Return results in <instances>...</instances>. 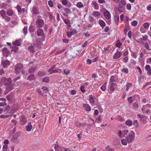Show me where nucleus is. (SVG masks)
I'll use <instances>...</instances> for the list:
<instances>
[{
  "label": "nucleus",
  "instance_id": "35",
  "mask_svg": "<svg viewBox=\"0 0 151 151\" xmlns=\"http://www.w3.org/2000/svg\"><path fill=\"white\" fill-rule=\"evenodd\" d=\"M42 81L45 83H47L49 81V78L48 77H45L42 79Z\"/></svg>",
  "mask_w": 151,
  "mask_h": 151
},
{
  "label": "nucleus",
  "instance_id": "33",
  "mask_svg": "<svg viewBox=\"0 0 151 151\" xmlns=\"http://www.w3.org/2000/svg\"><path fill=\"white\" fill-rule=\"evenodd\" d=\"M21 133L20 132H18L15 133L12 137H14L15 138H17L19 136H20Z\"/></svg>",
  "mask_w": 151,
  "mask_h": 151
},
{
  "label": "nucleus",
  "instance_id": "13",
  "mask_svg": "<svg viewBox=\"0 0 151 151\" xmlns=\"http://www.w3.org/2000/svg\"><path fill=\"white\" fill-rule=\"evenodd\" d=\"M32 128V126L31 125V122H29V123L28 125L26 127V130L27 131H31V129Z\"/></svg>",
  "mask_w": 151,
  "mask_h": 151
},
{
  "label": "nucleus",
  "instance_id": "38",
  "mask_svg": "<svg viewBox=\"0 0 151 151\" xmlns=\"http://www.w3.org/2000/svg\"><path fill=\"white\" fill-rule=\"evenodd\" d=\"M106 83H104L101 87V89L102 91H105L106 90Z\"/></svg>",
  "mask_w": 151,
  "mask_h": 151
},
{
  "label": "nucleus",
  "instance_id": "32",
  "mask_svg": "<svg viewBox=\"0 0 151 151\" xmlns=\"http://www.w3.org/2000/svg\"><path fill=\"white\" fill-rule=\"evenodd\" d=\"M106 149L107 151H114V148H111L109 146L106 147Z\"/></svg>",
  "mask_w": 151,
  "mask_h": 151
},
{
  "label": "nucleus",
  "instance_id": "56",
  "mask_svg": "<svg viewBox=\"0 0 151 151\" xmlns=\"http://www.w3.org/2000/svg\"><path fill=\"white\" fill-rule=\"evenodd\" d=\"M127 8L128 10H130L131 9V5L130 4H127Z\"/></svg>",
  "mask_w": 151,
  "mask_h": 151
},
{
  "label": "nucleus",
  "instance_id": "12",
  "mask_svg": "<svg viewBox=\"0 0 151 151\" xmlns=\"http://www.w3.org/2000/svg\"><path fill=\"white\" fill-rule=\"evenodd\" d=\"M104 16L107 19H109L111 17V15L108 11L105 12L104 14Z\"/></svg>",
  "mask_w": 151,
  "mask_h": 151
},
{
  "label": "nucleus",
  "instance_id": "39",
  "mask_svg": "<svg viewBox=\"0 0 151 151\" xmlns=\"http://www.w3.org/2000/svg\"><path fill=\"white\" fill-rule=\"evenodd\" d=\"M132 85V84H131V83H127L126 86L127 88H126L125 89V90L126 91H127L128 90V89H129V87H131Z\"/></svg>",
  "mask_w": 151,
  "mask_h": 151
},
{
  "label": "nucleus",
  "instance_id": "43",
  "mask_svg": "<svg viewBox=\"0 0 151 151\" xmlns=\"http://www.w3.org/2000/svg\"><path fill=\"white\" fill-rule=\"evenodd\" d=\"M133 108L134 109H137L138 108V104L136 103H134L133 104Z\"/></svg>",
  "mask_w": 151,
  "mask_h": 151
},
{
  "label": "nucleus",
  "instance_id": "41",
  "mask_svg": "<svg viewBox=\"0 0 151 151\" xmlns=\"http://www.w3.org/2000/svg\"><path fill=\"white\" fill-rule=\"evenodd\" d=\"M17 9L19 12L21 13L22 12V9L20 6L18 5L17 7Z\"/></svg>",
  "mask_w": 151,
  "mask_h": 151
},
{
  "label": "nucleus",
  "instance_id": "34",
  "mask_svg": "<svg viewBox=\"0 0 151 151\" xmlns=\"http://www.w3.org/2000/svg\"><path fill=\"white\" fill-rule=\"evenodd\" d=\"M35 30V28L34 26H31L29 28V30L30 32H33Z\"/></svg>",
  "mask_w": 151,
  "mask_h": 151
},
{
  "label": "nucleus",
  "instance_id": "52",
  "mask_svg": "<svg viewBox=\"0 0 151 151\" xmlns=\"http://www.w3.org/2000/svg\"><path fill=\"white\" fill-rule=\"evenodd\" d=\"M121 44V43L120 42L119 40L117 41V43L116 44V46L119 48L120 47Z\"/></svg>",
  "mask_w": 151,
  "mask_h": 151
},
{
  "label": "nucleus",
  "instance_id": "11",
  "mask_svg": "<svg viewBox=\"0 0 151 151\" xmlns=\"http://www.w3.org/2000/svg\"><path fill=\"white\" fill-rule=\"evenodd\" d=\"M54 148L55 151H66V150L64 149L63 150V149L60 147L58 146L55 144V145Z\"/></svg>",
  "mask_w": 151,
  "mask_h": 151
},
{
  "label": "nucleus",
  "instance_id": "60",
  "mask_svg": "<svg viewBox=\"0 0 151 151\" xmlns=\"http://www.w3.org/2000/svg\"><path fill=\"white\" fill-rule=\"evenodd\" d=\"M100 14V13L98 12H94L93 15L96 16H99Z\"/></svg>",
  "mask_w": 151,
  "mask_h": 151
},
{
  "label": "nucleus",
  "instance_id": "54",
  "mask_svg": "<svg viewBox=\"0 0 151 151\" xmlns=\"http://www.w3.org/2000/svg\"><path fill=\"white\" fill-rule=\"evenodd\" d=\"M69 91L70 92L72 95L75 94L76 93V91L74 90H72L71 91Z\"/></svg>",
  "mask_w": 151,
  "mask_h": 151
},
{
  "label": "nucleus",
  "instance_id": "53",
  "mask_svg": "<svg viewBox=\"0 0 151 151\" xmlns=\"http://www.w3.org/2000/svg\"><path fill=\"white\" fill-rule=\"evenodd\" d=\"M48 4L50 7H52L53 6V2L51 0L48 1Z\"/></svg>",
  "mask_w": 151,
  "mask_h": 151
},
{
  "label": "nucleus",
  "instance_id": "61",
  "mask_svg": "<svg viewBox=\"0 0 151 151\" xmlns=\"http://www.w3.org/2000/svg\"><path fill=\"white\" fill-rule=\"evenodd\" d=\"M150 69V67L149 65H147L145 67V69L147 70H148Z\"/></svg>",
  "mask_w": 151,
  "mask_h": 151
},
{
  "label": "nucleus",
  "instance_id": "63",
  "mask_svg": "<svg viewBox=\"0 0 151 151\" xmlns=\"http://www.w3.org/2000/svg\"><path fill=\"white\" fill-rule=\"evenodd\" d=\"M75 124L78 127H80L81 124L78 122H75Z\"/></svg>",
  "mask_w": 151,
  "mask_h": 151
},
{
  "label": "nucleus",
  "instance_id": "28",
  "mask_svg": "<svg viewBox=\"0 0 151 151\" xmlns=\"http://www.w3.org/2000/svg\"><path fill=\"white\" fill-rule=\"evenodd\" d=\"M12 50H11V51H13L15 52H18V48L15 46L12 47Z\"/></svg>",
  "mask_w": 151,
  "mask_h": 151
},
{
  "label": "nucleus",
  "instance_id": "5",
  "mask_svg": "<svg viewBox=\"0 0 151 151\" xmlns=\"http://www.w3.org/2000/svg\"><path fill=\"white\" fill-rule=\"evenodd\" d=\"M61 9V10L62 11V12H61L62 14L61 15L62 18L63 20L65 23L66 24V19L64 17L66 15L65 13L64 12V11L66 12V8H64L63 7Z\"/></svg>",
  "mask_w": 151,
  "mask_h": 151
},
{
  "label": "nucleus",
  "instance_id": "47",
  "mask_svg": "<svg viewBox=\"0 0 151 151\" xmlns=\"http://www.w3.org/2000/svg\"><path fill=\"white\" fill-rule=\"evenodd\" d=\"M35 68H29V69L28 72L30 73H33L34 71Z\"/></svg>",
  "mask_w": 151,
  "mask_h": 151
},
{
  "label": "nucleus",
  "instance_id": "45",
  "mask_svg": "<svg viewBox=\"0 0 151 151\" xmlns=\"http://www.w3.org/2000/svg\"><path fill=\"white\" fill-rule=\"evenodd\" d=\"M42 89L43 90V91L45 92H47L48 91L47 88L45 86H43L42 87Z\"/></svg>",
  "mask_w": 151,
  "mask_h": 151
},
{
  "label": "nucleus",
  "instance_id": "42",
  "mask_svg": "<svg viewBox=\"0 0 151 151\" xmlns=\"http://www.w3.org/2000/svg\"><path fill=\"white\" fill-rule=\"evenodd\" d=\"M38 74L40 76H42L45 74V73L44 72L40 71L38 72Z\"/></svg>",
  "mask_w": 151,
  "mask_h": 151
},
{
  "label": "nucleus",
  "instance_id": "55",
  "mask_svg": "<svg viewBox=\"0 0 151 151\" xmlns=\"http://www.w3.org/2000/svg\"><path fill=\"white\" fill-rule=\"evenodd\" d=\"M143 26L145 28L147 29L149 27V24L148 23H145V24H144Z\"/></svg>",
  "mask_w": 151,
  "mask_h": 151
},
{
  "label": "nucleus",
  "instance_id": "59",
  "mask_svg": "<svg viewBox=\"0 0 151 151\" xmlns=\"http://www.w3.org/2000/svg\"><path fill=\"white\" fill-rule=\"evenodd\" d=\"M7 149V145H5L3 146V150L4 151H6Z\"/></svg>",
  "mask_w": 151,
  "mask_h": 151
},
{
  "label": "nucleus",
  "instance_id": "48",
  "mask_svg": "<svg viewBox=\"0 0 151 151\" xmlns=\"http://www.w3.org/2000/svg\"><path fill=\"white\" fill-rule=\"evenodd\" d=\"M89 101L90 102L91 104H93L94 102V99L93 96H91L90 99Z\"/></svg>",
  "mask_w": 151,
  "mask_h": 151
},
{
  "label": "nucleus",
  "instance_id": "51",
  "mask_svg": "<svg viewBox=\"0 0 151 151\" xmlns=\"http://www.w3.org/2000/svg\"><path fill=\"white\" fill-rule=\"evenodd\" d=\"M145 47L148 50H150V49L149 48V46L147 42H146L145 44Z\"/></svg>",
  "mask_w": 151,
  "mask_h": 151
},
{
  "label": "nucleus",
  "instance_id": "9",
  "mask_svg": "<svg viewBox=\"0 0 151 151\" xmlns=\"http://www.w3.org/2000/svg\"><path fill=\"white\" fill-rule=\"evenodd\" d=\"M38 29L37 31V35L38 36H42L44 35L43 31L41 28H37Z\"/></svg>",
  "mask_w": 151,
  "mask_h": 151
},
{
  "label": "nucleus",
  "instance_id": "31",
  "mask_svg": "<svg viewBox=\"0 0 151 151\" xmlns=\"http://www.w3.org/2000/svg\"><path fill=\"white\" fill-rule=\"evenodd\" d=\"M8 112L6 113V115H1L0 116V117L2 118H8L9 116H10V115L8 114Z\"/></svg>",
  "mask_w": 151,
  "mask_h": 151
},
{
  "label": "nucleus",
  "instance_id": "8",
  "mask_svg": "<svg viewBox=\"0 0 151 151\" xmlns=\"http://www.w3.org/2000/svg\"><path fill=\"white\" fill-rule=\"evenodd\" d=\"M77 33V32L76 30H73L70 32H68L67 33V35L68 37H70L72 35L76 34Z\"/></svg>",
  "mask_w": 151,
  "mask_h": 151
},
{
  "label": "nucleus",
  "instance_id": "25",
  "mask_svg": "<svg viewBox=\"0 0 151 151\" xmlns=\"http://www.w3.org/2000/svg\"><path fill=\"white\" fill-rule=\"evenodd\" d=\"M13 44L15 46H19L21 45V43L19 40H16V41L14 42Z\"/></svg>",
  "mask_w": 151,
  "mask_h": 151
},
{
  "label": "nucleus",
  "instance_id": "23",
  "mask_svg": "<svg viewBox=\"0 0 151 151\" xmlns=\"http://www.w3.org/2000/svg\"><path fill=\"white\" fill-rule=\"evenodd\" d=\"M134 98L135 97L134 96L129 97L128 99V101L130 103H131L132 102L133 100L134 99Z\"/></svg>",
  "mask_w": 151,
  "mask_h": 151
},
{
  "label": "nucleus",
  "instance_id": "2",
  "mask_svg": "<svg viewBox=\"0 0 151 151\" xmlns=\"http://www.w3.org/2000/svg\"><path fill=\"white\" fill-rule=\"evenodd\" d=\"M12 81L11 78H9L5 81L6 89L8 91H9L15 88V85L12 83Z\"/></svg>",
  "mask_w": 151,
  "mask_h": 151
},
{
  "label": "nucleus",
  "instance_id": "30",
  "mask_svg": "<svg viewBox=\"0 0 151 151\" xmlns=\"http://www.w3.org/2000/svg\"><path fill=\"white\" fill-rule=\"evenodd\" d=\"M6 13L7 15L9 16H12L13 14V12L12 10L11 9L7 10Z\"/></svg>",
  "mask_w": 151,
  "mask_h": 151
},
{
  "label": "nucleus",
  "instance_id": "15",
  "mask_svg": "<svg viewBox=\"0 0 151 151\" xmlns=\"http://www.w3.org/2000/svg\"><path fill=\"white\" fill-rule=\"evenodd\" d=\"M125 124L127 125L130 126L132 125V121L130 119L127 120L125 122Z\"/></svg>",
  "mask_w": 151,
  "mask_h": 151
},
{
  "label": "nucleus",
  "instance_id": "58",
  "mask_svg": "<svg viewBox=\"0 0 151 151\" xmlns=\"http://www.w3.org/2000/svg\"><path fill=\"white\" fill-rule=\"evenodd\" d=\"M84 88H85V87L84 86H82L81 87V91L83 93H84L85 91V90L84 89Z\"/></svg>",
  "mask_w": 151,
  "mask_h": 151
},
{
  "label": "nucleus",
  "instance_id": "37",
  "mask_svg": "<svg viewBox=\"0 0 151 151\" xmlns=\"http://www.w3.org/2000/svg\"><path fill=\"white\" fill-rule=\"evenodd\" d=\"M133 125L136 127H137L139 126V123L138 122L137 120H135L134 121Z\"/></svg>",
  "mask_w": 151,
  "mask_h": 151
},
{
  "label": "nucleus",
  "instance_id": "21",
  "mask_svg": "<svg viewBox=\"0 0 151 151\" xmlns=\"http://www.w3.org/2000/svg\"><path fill=\"white\" fill-rule=\"evenodd\" d=\"M32 12L35 14H38V10L36 6H34L32 9Z\"/></svg>",
  "mask_w": 151,
  "mask_h": 151
},
{
  "label": "nucleus",
  "instance_id": "49",
  "mask_svg": "<svg viewBox=\"0 0 151 151\" xmlns=\"http://www.w3.org/2000/svg\"><path fill=\"white\" fill-rule=\"evenodd\" d=\"M121 142L122 144L124 145H126L127 144V142L125 139H122L121 140Z\"/></svg>",
  "mask_w": 151,
  "mask_h": 151
},
{
  "label": "nucleus",
  "instance_id": "24",
  "mask_svg": "<svg viewBox=\"0 0 151 151\" xmlns=\"http://www.w3.org/2000/svg\"><path fill=\"white\" fill-rule=\"evenodd\" d=\"M6 12L3 10H2L0 11V15L3 17H6Z\"/></svg>",
  "mask_w": 151,
  "mask_h": 151
},
{
  "label": "nucleus",
  "instance_id": "3",
  "mask_svg": "<svg viewBox=\"0 0 151 151\" xmlns=\"http://www.w3.org/2000/svg\"><path fill=\"white\" fill-rule=\"evenodd\" d=\"M36 23L37 28H42L44 24L43 20L39 16L37 17Z\"/></svg>",
  "mask_w": 151,
  "mask_h": 151
},
{
  "label": "nucleus",
  "instance_id": "40",
  "mask_svg": "<svg viewBox=\"0 0 151 151\" xmlns=\"http://www.w3.org/2000/svg\"><path fill=\"white\" fill-rule=\"evenodd\" d=\"M137 22L136 20H134L131 22V24L132 26H135L137 24Z\"/></svg>",
  "mask_w": 151,
  "mask_h": 151
},
{
  "label": "nucleus",
  "instance_id": "46",
  "mask_svg": "<svg viewBox=\"0 0 151 151\" xmlns=\"http://www.w3.org/2000/svg\"><path fill=\"white\" fill-rule=\"evenodd\" d=\"M128 132L129 131L128 130H124L122 133L123 137H126L125 136L127 135V134Z\"/></svg>",
  "mask_w": 151,
  "mask_h": 151
},
{
  "label": "nucleus",
  "instance_id": "57",
  "mask_svg": "<svg viewBox=\"0 0 151 151\" xmlns=\"http://www.w3.org/2000/svg\"><path fill=\"white\" fill-rule=\"evenodd\" d=\"M27 120L24 118H23L21 121V122H22V124H24L27 122Z\"/></svg>",
  "mask_w": 151,
  "mask_h": 151
},
{
  "label": "nucleus",
  "instance_id": "19",
  "mask_svg": "<svg viewBox=\"0 0 151 151\" xmlns=\"http://www.w3.org/2000/svg\"><path fill=\"white\" fill-rule=\"evenodd\" d=\"M76 6L78 8H80L82 7H83L84 6V5H83V3L81 2H79L77 3L76 4Z\"/></svg>",
  "mask_w": 151,
  "mask_h": 151
},
{
  "label": "nucleus",
  "instance_id": "62",
  "mask_svg": "<svg viewBox=\"0 0 151 151\" xmlns=\"http://www.w3.org/2000/svg\"><path fill=\"white\" fill-rule=\"evenodd\" d=\"M120 4L123 5H125L126 4V2L125 0H122L120 1Z\"/></svg>",
  "mask_w": 151,
  "mask_h": 151
},
{
  "label": "nucleus",
  "instance_id": "29",
  "mask_svg": "<svg viewBox=\"0 0 151 151\" xmlns=\"http://www.w3.org/2000/svg\"><path fill=\"white\" fill-rule=\"evenodd\" d=\"M99 23L100 25L102 27H104L105 26V24L103 21L101 20H99Z\"/></svg>",
  "mask_w": 151,
  "mask_h": 151
},
{
  "label": "nucleus",
  "instance_id": "20",
  "mask_svg": "<svg viewBox=\"0 0 151 151\" xmlns=\"http://www.w3.org/2000/svg\"><path fill=\"white\" fill-rule=\"evenodd\" d=\"M114 19L116 24H117L119 20V18L118 16L115 15L114 17Z\"/></svg>",
  "mask_w": 151,
  "mask_h": 151
},
{
  "label": "nucleus",
  "instance_id": "10",
  "mask_svg": "<svg viewBox=\"0 0 151 151\" xmlns=\"http://www.w3.org/2000/svg\"><path fill=\"white\" fill-rule=\"evenodd\" d=\"M3 52L4 56H7L10 54V51L8 50L7 49L5 48L3 49Z\"/></svg>",
  "mask_w": 151,
  "mask_h": 151
},
{
  "label": "nucleus",
  "instance_id": "22",
  "mask_svg": "<svg viewBox=\"0 0 151 151\" xmlns=\"http://www.w3.org/2000/svg\"><path fill=\"white\" fill-rule=\"evenodd\" d=\"M34 79V75L33 74H31L27 78V80L30 81L33 80Z\"/></svg>",
  "mask_w": 151,
  "mask_h": 151
},
{
  "label": "nucleus",
  "instance_id": "18",
  "mask_svg": "<svg viewBox=\"0 0 151 151\" xmlns=\"http://www.w3.org/2000/svg\"><path fill=\"white\" fill-rule=\"evenodd\" d=\"M12 139L13 142L15 143L18 144L19 143V140L17 138L12 137Z\"/></svg>",
  "mask_w": 151,
  "mask_h": 151
},
{
  "label": "nucleus",
  "instance_id": "27",
  "mask_svg": "<svg viewBox=\"0 0 151 151\" xmlns=\"http://www.w3.org/2000/svg\"><path fill=\"white\" fill-rule=\"evenodd\" d=\"M143 37L142 38H141L139 39V40H140V41H142V40H143L144 41H146L148 39V36L147 35H145L144 36H142Z\"/></svg>",
  "mask_w": 151,
  "mask_h": 151
},
{
  "label": "nucleus",
  "instance_id": "16",
  "mask_svg": "<svg viewBox=\"0 0 151 151\" xmlns=\"http://www.w3.org/2000/svg\"><path fill=\"white\" fill-rule=\"evenodd\" d=\"M92 4L93 5V6L95 7V9H98L99 8V6H98V4L96 2V1H93L92 2Z\"/></svg>",
  "mask_w": 151,
  "mask_h": 151
},
{
  "label": "nucleus",
  "instance_id": "1",
  "mask_svg": "<svg viewBox=\"0 0 151 151\" xmlns=\"http://www.w3.org/2000/svg\"><path fill=\"white\" fill-rule=\"evenodd\" d=\"M14 68L16 74H19L20 72H21L22 74H24V73L25 71L23 70V66L22 63H19L16 65Z\"/></svg>",
  "mask_w": 151,
  "mask_h": 151
},
{
  "label": "nucleus",
  "instance_id": "14",
  "mask_svg": "<svg viewBox=\"0 0 151 151\" xmlns=\"http://www.w3.org/2000/svg\"><path fill=\"white\" fill-rule=\"evenodd\" d=\"M83 106L84 108H86V109L87 111H91V108L89 105L84 104L83 105Z\"/></svg>",
  "mask_w": 151,
  "mask_h": 151
},
{
  "label": "nucleus",
  "instance_id": "64",
  "mask_svg": "<svg viewBox=\"0 0 151 151\" xmlns=\"http://www.w3.org/2000/svg\"><path fill=\"white\" fill-rule=\"evenodd\" d=\"M12 24L14 25H16L18 24V22L12 20L11 22Z\"/></svg>",
  "mask_w": 151,
  "mask_h": 151
},
{
  "label": "nucleus",
  "instance_id": "6",
  "mask_svg": "<svg viewBox=\"0 0 151 151\" xmlns=\"http://www.w3.org/2000/svg\"><path fill=\"white\" fill-rule=\"evenodd\" d=\"M1 64L4 68H6L10 65V63L9 61L8 60H2Z\"/></svg>",
  "mask_w": 151,
  "mask_h": 151
},
{
  "label": "nucleus",
  "instance_id": "36",
  "mask_svg": "<svg viewBox=\"0 0 151 151\" xmlns=\"http://www.w3.org/2000/svg\"><path fill=\"white\" fill-rule=\"evenodd\" d=\"M69 18V19H67V24H71L73 23L72 18H70V17Z\"/></svg>",
  "mask_w": 151,
  "mask_h": 151
},
{
  "label": "nucleus",
  "instance_id": "4",
  "mask_svg": "<svg viewBox=\"0 0 151 151\" xmlns=\"http://www.w3.org/2000/svg\"><path fill=\"white\" fill-rule=\"evenodd\" d=\"M134 132L132 131L128 136L126 137L127 140L129 143H130L133 140L134 137Z\"/></svg>",
  "mask_w": 151,
  "mask_h": 151
},
{
  "label": "nucleus",
  "instance_id": "26",
  "mask_svg": "<svg viewBox=\"0 0 151 151\" xmlns=\"http://www.w3.org/2000/svg\"><path fill=\"white\" fill-rule=\"evenodd\" d=\"M28 50L29 51L31 52H33L34 51V47L32 45H31L28 47Z\"/></svg>",
  "mask_w": 151,
  "mask_h": 151
},
{
  "label": "nucleus",
  "instance_id": "44",
  "mask_svg": "<svg viewBox=\"0 0 151 151\" xmlns=\"http://www.w3.org/2000/svg\"><path fill=\"white\" fill-rule=\"evenodd\" d=\"M27 27H25L23 29V32L26 35L27 34Z\"/></svg>",
  "mask_w": 151,
  "mask_h": 151
},
{
  "label": "nucleus",
  "instance_id": "17",
  "mask_svg": "<svg viewBox=\"0 0 151 151\" xmlns=\"http://www.w3.org/2000/svg\"><path fill=\"white\" fill-rule=\"evenodd\" d=\"M115 85V84L114 83H112L109 85V88L112 91H113L114 90V85Z\"/></svg>",
  "mask_w": 151,
  "mask_h": 151
},
{
  "label": "nucleus",
  "instance_id": "50",
  "mask_svg": "<svg viewBox=\"0 0 151 151\" xmlns=\"http://www.w3.org/2000/svg\"><path fill=\"white\" fill-rule=\"evenodd\" d=\"M122 72L126 73H128V70L127 68H124L122 70Z\"/></svg>",
  "mask_w": 151,
  "mask_h": 151
},
{
  "label": "nucleus",
  "instance_id": "7",
  "mask_svg": "<svg viewBox=\"0 0 151 151\" xmlns=\"http://www.w3.org/2000/svg\"><path fill=\"white\" fill-rule=\"evenodd\" d=\"M122 53L119 51H117L116 53L113 56V58L114 59H116L119 58L120 57Z\"/></svg>",
  "mask_w": 151,
  "mask_h": 151
}]
</instances>
